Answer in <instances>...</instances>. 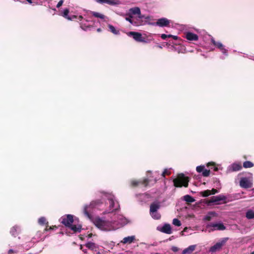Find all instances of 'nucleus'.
Returning <instances> with one entry per match:
<instances>
[{"label":"nucleus","mask_w":254,"mask_h":254,"mask_svg":"<svg viewBox=\"0 0 254 254\" xmlns=\"http://www.w3.org/2000/svg\"><path fill=\"white\" fill-rule=\"evenodd\" d=\"M69 228L72 231H73V233H75L77 232H80L82 229V225L80 224L78 225H71L70 226H69Z\"/></svg>","instance_id":"18"},{"label":"nucleus","mask_w":254,"mask_h":254,"mask_svg":"<svg viewBox=\"0 0 254 254\" xmlns=\"http://www.w3.org/2000/svg\"><path fill=\"white\" fill-rule=\"evenodd\" d=\"M173 224L179 227L181 225V222L178 219L175 218L173 220Z\"/></svg>","instance_id":"36"},{"label":"nucleus","mask_w":254,"mask_h":254,"mask_svg":"<svg viewBox=\"0 0 254 254\" xmlns=\"http://www.w3.org/2000/svg\"><path fill=\"white\" fill-rule=\"evenodd\" d=\"M85 246L89 250L94 252H97L99 249L98 246L94 243L88 242L85 244Z\"/></svg>","instance_id":"15"},{"label":"nucleus","mask_w":254,"mask_h":254,"mask_svg":"<svg viewBox=\"0 0 254 254\" xmlns=\"http://www.w3.org/2000/svg\"><path fill=\"white\" fill-rule=\"evenodd\" d=\"M7 253H8V254H13L17 253V252L15 251H14L12 249H10L9 250H8Z\"/></svg>","instance_id":"46"},{"label":"nucleus","mask_w":254,"mask_h":254,"mask_svg":"<svg viewBox=\"0 0 254 254\" xmlns=\"http://www.w3.org/2000/svg\"><path fill=\"white\" fill-rule=\"evenodd\" d=\"M209 226L214 228V230H224L226 229V227L222 223H211L209 225Z\"/></svg>","instance_id":"12"},{"label":"nucleus","mask_w":254,"mask_h":254,"mask_svg":"<svg viewBox=\"0 0 254 254\" xmlns=\"http://www.w3.org/2000/svg\"><path fill=\"white\" fill-rule=\"evenodd\" d=\"M96 204L95 201H92L89 205H86L84 207L83 213L89 219H91L92 217L90 212Z\"/></svg>","instance_id":"7"},{"label":"nucleus","mask_w":254,"mask_h":254,"mask_svg":"<svg viewBox=\"0 0 254 254\" xmlns=\"http://www.w3.org/2000/svg\"><path fill=\"white\" fill-rule=\"evenodd\" d=\"M94 223L95 225L102 230L108 231L110 230L111 223L109 221H105L100 218L95 219Z\"/></svg>","instance_id":"2"},{"label":"nucleus","mask_w":254,"mask_h":254,"mask_svg":"<svg viewBox=\"0 0 254 254\" xmlns=\"http://www.w3.org/2000/svg\"><path fill=\"white\" fill-rule=\"evenodd\" d=\"M226 197L224 195H219L217 196H214L210 198L209 200L210 203H217L221 200H225Z\"/></svg>","instance_id":"11"},{"label":"nucleus","mask_w":254,"mask_h":254,"mask_svg":"<svg viewBox=\"0 0 254 254\" xmlns=\"http://www.w3.org/2000/svg\"><path fill=\"white\" fill-rule=\"evenodd\" d=\"M210 171L209 170L204 169L202 172V175L204 177H208L210 174Z\"/></svg>","instance_id":"38"},{"label":"nucleus","mask_w":254,"mask_h":254,"mask_svg":"<svg viewBox=\"0 0 254 254\" xmlns=\"http://www.w3.org/2000/svg\"><path fill=\"white\" fill-rule=\"evenodd\" d=\"M96 1L100 3H106L111 5H116L118 3L117 1L115 0H96Z\"/></svg>","instance_id":"19"},{"label":"nucleus","mask_w":254,"mask_h":254,"mask_svg":"<svg viewBox=\"0 0 254 254\" xmlns=\"http://www.w3.org/2000/svg\"><path fill=\"white\" fill-rule=\"evenodd\" d=\"M49 227L48 225L47 226H46V228L44 229V231H48L49 230H54L55 228H58L56 225L50 226L49 227Z\"/></svg>","instance_id":"39"},{"label":"nucleus","mask_w":254,"mask_h":254,"mask_svg":"<svg viewBox=\"0 0 254 254\" xmlns=\"http://www.w3.org/2000/svg\"><path fill=\"white\" fill-rule=\"evenodd\" d=\"M211 194H214L218 192V190L216 189H212L210 190Z\"/></svg>","instance_id":"45"},{"label":"nucleus","mask_w":254,"mask_h":254,"mask_svg":"<svg viewBox=\"0 0 254 254\" xmlns=\"http://www.w3.org/2000/svg\"><path fill=\"white\" fill-rule=\"evenodd\" d=\"M38 223L40 225H46V226L48 224V222L47 221V220L45 217H41L38 219Z\"/></svg>","instance_id":"26"},{"label":"nucleus","mask_w":254,"mask_h":254,"mask_svg":"<svg viewBox=\"0 0 254 254\" xmlns=\"http://www.w3.org/2000/svg\"><path fill=\"white\" fill-rule=\"evenodd\" d=\"M171 250L174 252H177L179 251V249L177 247L173 246L171 248Z\"/></svg>","instance_id":"44"},{"label":"nucleus","mask_w":254,"mask_h":254,"mask_svg":"<svg viewBox=\"0 0 254 254\" xmlns=\"http://www.w3.org/2000/svg\"><path fill=\"white\" fill-rule=\"evenodd\" d=\"M108 200L109 201V208L110 210H112V211L117 210L119 209L120 205L117 202L116 205L115 204V202L113 198V197H110L108 198Z\"/></svg>","instance_id":"10"},{"label":"nucleus","mask_w":254,"mask_h":254,"mask_svg":"<svg viewBox=\"0 0 254 254\" xmlns=\"http://www.w3.org/2000/svg\"><path fill=\"white\" fill-rule=\"evenodd\" d=\"M220 51H221V52H222L223 54H224V55H226V56H227V55H228V50H226V49L224 48V47H223V48H222Z\"/></svg>","instance_id":"42"},{"label":"nucleus","mask_w":254,"mask_h":254,"mask_svg":"<svg viewBox=\"0 0 254 254\" xmlns=\"http://www.w3.org/2000/svg\"><path fill=\"white\" fill-rule=\"evenodd\" d=\"M211 219V217L210 216H206L204 218V220H206V221H210Z\"/></svg>","instance_id":"47"},{"label":"nucleus","mask_w":254,"mask_h":254,"mask_svg":"<svg viewBox=\"0 0 254 254\" xmlns=\"http://www.w3.org/2000/svg\"><path fill=\"white\" fill-rule=\"evenodd\" d=\"M92 236V233H90L88 235V238H91Z\"/></svg>","instance_id":"51"},{"label":"nucleus","mask_w":254,"mask_h":254,"mask_svg":"<svg viewBox=\"0 0 254 254\" xmlns=\"http://www.w3.org/2000/svg\"><path fill=\"white\" fill-rule=\"evenodd\" d=\"M69 12V11L68 8L64 9L63 11L62 16L68 20H72V18L69 17V16H68V15Z\"/></svg>","instance_id":"27"},{"label":"nucleus","mask_w":254,"mask_h":254,"mask_svg":"<svg viewBox=\"0 0 254 254\" xmlns=\"http://www.w3.org/2000/svg\"><path fill=\"white\" fill-rule=\"evenodd\" d=\"M82 19H83V17L81 15L79 16L78 17V19H79V20H81Z\"/></svg>","instance_id":"49"},{"label":"nucleus","mask_w":254,"mask_h":254,"mask_svg":"<svg viewBox=\"0 0 254 254\" xmlns=\"http://www.w3.org/2000/svg\"><path fill=\"white\" fill-rule=\"evenodd\" d=\"M91 14L93 16H94L95 17L100 18L101 19H104L105 18L104 15L97 12L92 11Z\"/></svg>","instance_id":"29"},{"label":"nucleus","mask_w":254,"mask_h":254,"mask_svg":"<svg viewBox=\"0 0 254 254\" xmlns=\"http://www.w3.org/2000/svg\"><path fill=\"white\" fill-rule=\"evenodd\" d=\"M195 248V245L190 246L188 248L183 250L182 254H190L194 251Z\"/></svg>","instance_id":"21"},{"label":"nucleus","mask_w":254,"mask_h":254,"mask_svg":"<svg viewBox=\"0 0 254 254\" xmlns=\"http://www.w3.org/2000/svg\"><path fill=\"white\" fill-rule=\"evenodd\" d=\"M70 17H71V18H72V20H73V19H75V18H76L77 17V16H76V15H72V16H71Z\"/></svg>","instance_id":"50"},{"label":"nucleus","mask_w":254,"mask_h":254,"mask_svg":"<svg viewBox=\"0 0 254 254\" xmlns=\"http://www.w3.org/2000/svg\"><path fill=\"white\" fill-rule=\"evenodd\" d=\"M16 228H17L16 227H13L11 228V230L10 231L11 234L12 236H13L14 237H16V236L17 234Z\"/></svg>","instance_id":"35"},{"label":"nucleus","mask_w":254,"mask_h":254,"mask_svg":"<svg viewBox=\"0 0 254 254\" xmlns=\"http://www.w3.org/2000/svg\"><path fill=\"white\" fill-rule=\"evenodd\" d=\"M135 239L134 236H128L127 237H125L123 239V240L121 241V243L123 244H130L131 243L133 240Z\"/></svg>","instance_id":"22"},{"label":"nucleus","mask_w":254,"mask_h":254,"mask_svg":"<svg viewBox=\"0 0 254 254\" xmlns=\"http://www.w3.org/2000/svg\"><path fill=\"white\" fill-rule=\"evenodd\" d=\"M211 42L215 47L218 48L220 50H221L224 47V45L221 43L215 41L214 39H211Z\"/></svg>","instance_id":"23"},{"label":"nucleus","mask_w":254,"mask_h":254,"mask_svg":"<svg viewBox=\"0 0 254 254\" xmlns=\"http://www.w3.org/2000/svg\"><path fill=\"white\" fill-rule=\"evenodd\" d=\"M63 2H64V0H60L57 5V7L59 8L60 7H61L63 5Z\"/></svg>","instance_id":"43"},{"label":"nucleus","mask_w":254,"mask_h":254,"mask_svg":"<svg viewBox=\"0 0 254 254\" xmlns=\"http://www.w3.org/2000/svg\"><path fill=\"white\" fill-rule=\"evenodd\" d=\"M251 254H254V252H252Z\"/></svg>","instance_id":"58"},{"label":"nucleus","mask_w":254,"mask_h":254,"mask_svg":"<svg viewBox=\"0 0 254 254\" xmlns=\"http://www.w3.org/2000/svg\"><path fill=\"white\" fill-rule=\"evenodd\" d=\"M160 204L159 202H153L150 206V213L155 212L160 208Z\"/></svg>","instance_id":"16"},{"label":"nucleus","mask_w":254,"mask_h":254,"mask_svg":"<svg viewBox=\"0 0 254 254\" xmlns=\"http://www.w3.org/2000/svg\"><path fill=\"white\" fill-rule=\"evenodd\" d=\"M170 23V20L166 18H161L158 19L156 22L151 23V24L160 27H167L169 26Z\"/></svg>","instance_id":"6"},{"label":"nucleus","mask_w":254,"mask_h":254,"mask_svg":"<svg viewBox=\"0 0 254 254\" xmlns=\"http://www.w3.org/2000/svg\"><path fill=\"white\" fill-rule=\"evenodd\" d=\"M171 36H171V34L166 35V34H162L161 35V38L162 39H163V40H166L167 38H171Z\"/></svg>","instance_id":"41"},{"label":"nucleus","mask_w":254,"mask_h":254,"mask_svg":"<svg viewBox=\"0 0 254 254\" xmlns=\"http://www.w3.org/2000/svg\"><path fill=\"white\" fill-rule=\"evenodd\" d=\"M162 232L163 233L170 234L172 233L171 227L170 224H166L162 228Z\"/></svg>","instance_id":"20"},{"label":"nucleus","mask_w":254,"mask_h":254,"mask_svg":"<svg viewBox=\"0 0 254 254\" xmlns=\"http://www.w3.org/2000/svg\"><path fill=\"white\" fill-rule=\"evenodd\" d=\"M187 229V227L185 228L184 229L183 231H184V232L186 231Z\"/></svg>","instance_id":"55"},{"label":"nucleus","mask_w":254,"mask_h":254,"mask_svg":"<svg viewBox=\"0 0 254 254\" xmlns=\"http://www.w3.org/2000/svg\"><path fill=\"white\" fill-rule=\"evenodd\" d=\"M204 170V166H203V165L198 166L196 168V170L198 173L202 172Z\"/></svg>","instance_id":"37"},{"label":"nucleus","mask_w":254,"mask_h":254,"mask_svg":"<svg viewBox=\"0 0 254 254\" xmlns=\"http://www.w3.org/2000/svg\"><path fill=\"white\" fill-rule=\"evenodd\" d=\"M128 13L131 15V14H138L139 15L138 17L140 18H142L143 17L141 15V12L140 8L138 7H134L131 8H130L129 10Z\"/></svg>","instance_id":"14"},{"label":"nucleus","mask_w":254,"mask_h":254,"mask_svg":"<svg viewBox=\"0 0 254 254\" xmlns=\"http://www.w3.org/2000/svg\"><path fill=\"white\" fill-rule=\"evenodd\" d=\"M26 1L30 4L32 3V0H26Z\"/></svg>","instance_id":"52"},{"label":"nucleus","mask_w":254,"mask_h":254,"mask_svg":"<svg viewBox=\"0 0 254 254\" xmlns=\"http://www.w3.org/2000/svg\"><path fill=\"white\" fill-rule=\"evenodd\" d=\"M150 215H151L152 217L153 218L155 219H159L161 218V215L158 213L157 211H156L155 212H151L150 213Z\"/></svg>","instance_id":"31"},{"label":"nucleus","mask_w":254,"mask_h":254,"mask_svg":"<svg viewBox=\"0 0 254 254\" xmlns=\"http://www.w3.org/2000/svg\"><path fill=\"white\" fill-rule=\"evenodd\" d=\"M82 248H83V247H82V245H81V246H80V249H81L82 251V250H83V249H82Z\"/></svg>","instance_id":"56"},{"label":"nucleus","mask_w":254,"mask_h":254,"mask_svg":"<svg viewBox=\"0 0 254 254\" xmlns=\"http://www.w3.org/2000/svg\"><path fill=\"white\" fill-rule=\"evenodd\" d=\"M108 27L110 30V31L114 34H119V31L118 30H117L114 27V26H113V25H111V24H109L108 25Z\"/></svg>","instance_id":"32"},{"label":"nucleus","mask_w":254,"mask_h":254,"mask_svg":"<svg viewBox=\"0 0 254 254\" xmlns=\"http://www.w3.org/2000/svg\"><path fill=\"white\" fill-rule=\"evenodd\" d=\"M128 35L132 36L133 38L137 42H146L144 38L142 37L141 34L140 33L131 31L128 33Z\"/></svg>","instance_id":"8"},{"label":"nucleus","mask_w":254,"mask_h":254,"mask_svg":"<svg viewBox=\"0 0 254 254\" xmlns=\"http://www.w3.org/2000/svg\"><path fill=\"white\" fill-rule=\"evenodd\" d=\"M127 16H128V17H126V20L129 22L131 24L134 25H137L136 22L133 21V20H132V16L130 14V13H127Z\"/></svg>","instance_id":"28"},{"label":"nucleus","mask_w":254,"mask_h":254,"mask_svg":"<svg viewBox=\"0 0 254 254\" xmlns=\"http://www.w3.org/2000/svg\"><path fill=\"white\" fill-rule=\"evenodd\" d=\"M246 216L248 219L254 218V211L252 210H248L246 212Z\"/></svg>","instance_id":"24"},{"label":"nucleus","mask_w":254,"mask_h":254,"mask_svg":"<svg viewBox=\"0 0 254 254\" xmlns=\"http://www.w3.org/2000/svg\"><path fill=\"white\" fill-rule=\"evenodd\" d=\"M171 174L170 172L167 170V169H165L164 171L162 173V176L163 177H165L166 175H170Z\"/></svg>","instance_id":"40"},{"label":"nucleus","mask_w":254,"mask_h":254,"mask_svg":"<svg viewBox=\"0 0 254 254\" xmlns=\"http://www.w3.org/2000/svg\"><path fill=\"white\" fill-rule=\"evenodd\" d=\"M101 31H102V29H101L100 28H98V29H97V32H101Z\"/></svg>","instance_id":"53"},{"label":"nucleus","mask_w":254,"mask_h":254,"mask_svg":"<svg viewBox=\"0 0 254 254\" xmlns=\"http://www.w3.org/2000/svg\"><path fill=\"white\" fill-rule=\"evenodd\" d=\"M60 221L65 227H68L73 222V216L71 214L64 215L60 218Z\"/></svg>","instance_id":"5"},{"label":"nucleus","mask_w":254,"mask_h":254,"mask_svg":"<svg viewBox=\"0 0 254 254\" xmlns=\"http://www.w3.org/2000/svg\"><path fill=\"white\" fill-rule=\"evenodd\" d=\"M190 178L186 177L183 173L179 174L177 178L173 180L174 185L176 188L184 187L187 188L189 185Z\"/></svg>","instance_id":"1"},{"label":"nucleus","mask_w":254,"mask_h":254,"mask_svg":"<svg viewBox=\"0 0 254 254\" xmlns=\"http://www.w3.org/2000/svg\"><path fill=\"white\" fill-rule=\"evenodd\" d=\"M185 37L189 41H197L198 39V37L196 34L190 32L186 34Z\"/></svg>","instance_id":"13"},{"label":"nucleus","mask_w":254,"mask_h":254,"mask_svg":"<svg viewBox=\"0 0 254 254\" xmlns=\"http://www.w3.org/2000/svg\"><path fill=\"white\" fill-rule=\"evenodd\" d=\"M210 166H213V168H212V169H213L214 171H217L218 170V168L216 166H215V164L214 162H211L207 164V167H209Z\"/></svg>","instance_id":"34"},{"label":"nucleus","mask_w":254,"mask_h":254,"mask_svg":"<svg viewBox=\"0 0 254 254\" xmlns=\"http://www.w3.org/2000/svg\"><path fill=\"white\" fill-rule=\"evenodd\" d=\"M171 38H173V39L174 40H177L178 39V37L177 36H175V35H171Z\"/></svg>","instance_id":"48"},{"label":"nucleus","mask_w":254,"mask_h":254,"mask_svg":"<svg viewBox=\"0 0 254 254\" xmlns=\"http://www.w3.org/2000/svg\"><path fill=\"white\" fill-rule=\"evenodd\" d=\"M80 239L81 240H83L82 237H80Z\"/></svg>","instance_id":"57"},{"label":"nucleus","mask_w":254,"mask_h":254,"mask_svg":"<svg viewBox=\"0 0 254 254\" xmlns=\"http://www.w3.org/2000/svg\"><path fill=\"white\" fill-rule=\"evenodd\" d=\"M184 199L186 202L189 203H191L195 201V199L190 195H186L184 196Z\"/></svg>","instance_id":"25"},{"label":"nucleus","mask_w":254,"mask_h":254,"mask_svg":"<svg viewBox=\"0 0 254 254\" xmlns=\"http://www.w3.org/2000/svg\"><path fill=\"white\" fill-rule=\"evenodd\" d=\"M155 254H159V253H156Z\"/></svg>","instance_id":"59"},{"label":"nucleus","mask_w":254,"mask_h":254,"mask_svg":"<svg viewBox=\"0 0 254 254\" xmlns=\"http://www.w3.org/2000/svg\"><path fill=\"white\" fill-rule=\"evenodd\" d=\"M201 195L203 197H207L211 194L210 190H205L204 191H201L200 192Z\"/></svg>","instance_id":"33"},{"label":"nucleus","mask_w":254,"mask_h":254,"mask_svg":"<svg viewBox=\"0 0 254 254\" xmlns=\"http://www.w3.org/2000/svg\"><path fill=\"white\" fill-rule=\"evenodd\" d=\"M242 169L241 163H233L231 165L230 170L232 172L238 171Z\"/></svg>","instance_id":"17"},{"label":"nucleus","mask_w":254,"mask_h":254,"mask_svg":"<svg viewBox=\"0 0 254 254\" xmlns=\"http://www.w3.org/2000/svg\"><path fill=\"white\" fill-rule=\"evenodd\" d=\"M82 251L85 254H86L87 252L86 250H82Z\"/></svg>","instance_id":"54"},{"label":"nucleus","mask_w":254,"mask_h":254,"mask_svg":"<svg viewBox=\"0 0 254 254\" xmlns=\"http://www.w3.org/2000/svg\"><path fill=\"white\" fill-rule=\"evenodd\" d=\"M240 186L243 188L249 189L252 188V183L247 178H242L240 181Z\"/></svg>","instance_id":"9"},{"label":"nucleus","mask_w":254,"mask_h":254,"mask_svg":"<svg viewBox=\"0 0 254 254\" xmlns=\"http://www.w3.org/2000/svg\"><path fill=\"white\" fill-rule=\"evenodd\" d=\"M254 166V164L249 161H247L244 162L243 167L245 168H252Z\"/></svg>","instance_id":"30"},{"label":"nucleus","mask_w":254,"mask_h":254,"mask_svg":"<svg viewBox=\"0 0 254 254\" xmlns=\"http://www.w3.org/2000/svg\"><path fill=\"white\" fill-rule=\"evenodd\" d=\"M228 239V238H223L221 239L214 246L210 248L209 251L211 253H215L221 251L222 247L225 245Z\"/></svg>","instance_id":"3"},{"label":"nucleus","mask_w":254,"mask_h":254,"mask_svg":"<svg viewBox=\"0 0 254 254\" xmlns=\"http://www.w3.org/2000/svg\"><path fill=\"white\" fill-rule=\"evenodd\" d=\"M150 182V181L147 179L144 178L143 179H139V180H132L130 181V186L132 188H136L139 187L140 186H142L143 187H147L149 183Z\"/></svg>","instance_id":"4"}]
</instances>
